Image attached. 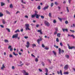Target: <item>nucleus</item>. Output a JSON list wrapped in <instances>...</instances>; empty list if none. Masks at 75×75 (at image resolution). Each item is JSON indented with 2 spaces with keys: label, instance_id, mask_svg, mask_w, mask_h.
<instances>
[{
  "label": "nucleus",
  "instance_id": "obj_56",
  "mask_svg": "<svg viewBox=\"0 0 75 75\" xmlns=\"http://www.w3.org/2000/svg\"><path fill=\"white\" fill-rule=\"evenodd\" d=\"M71 0H68L69 3V4L71 3Z\"/></svg>",
  "mask_w": 75,
  "mask_h": 75
},
{
  "label": "nucleus",
  "instance_id": "obj_58",
  "mask_svg": "<svg viewBox=\"0 0 75 75\" xmlns=\"http://www.w3.org/2000/svg\"><path fill=\"white\" fill-rule=\"evenodd\" d=\"M39 25H39L38 24H37L36 25V27H37V28H38V27H39Z\"/></svg>",
  "mask_w": 75,
  "mask_h": 75
},
{
  "label": "nucleus",
  "instance_id": "obj_4",
  "mask_svg": "<svg viewBox=\"0 0 75 75\" xmlns=\"http://www.w3.org/2000/svg\"><path fill=\"white\" fill-rule=\"evenodd\" d=\"M18 33L14 35H13L12 36V38H17L18 37Z\"/></svg>",
  "mask_w": 75,
  "mask_h": 75
},
{
  "label": "nucleus",
  "instance_id": "obj_5",
  "mask_svg": "<svg viewBox=\"0 0 75 75\" xmlns=\"http://www.w3.org/2000/svg\"><path fill=\"white\" fill-rule=\"evenodd\" d=\"M22 73L24 75H28V73L26 72V71L23 70L22 71Z\"/></svg>",
  "mask_w": 75,
  "mask_h": 75
},
{
  "label": "nucleus",
  "instance_id": "obj_60",
  "mask_svg": "<svg viewBox=\"0 0 75 75\" xmlns=\"http://www.w3.org/2000/svg\"><path fill=\"white\" fill-rule=\"evenodd\" d=\"M0 27H1V28H4V26H3L2 25H0Z\"/></svg>",
  "mask_w": 75,
  "mask_h": 75
},
{
  "label": "nucleus",
  "instance_id": "obj_57",
  "mask_svg": "<svg viewBox=\"0 0 75 75\" xmlns=\"http://www.w3.org/2000/svg\"><path fill=\"white\" fill-rule=\"evenodd\" d=\"M58 19L61 21H62V19L60 18H58Z\"/></svg>",
  "mask_w": 75,
  "mask_h": 75
},
{
  "label": "nucleus",
  "instance_id": "obj_64",
  "mask_svg": "<svg viewBox=\"0 0 75 75\" xmlns=\"http://www.w3.org/2000/svg\"><path fill=\"white\" fill-rule=\"evenodd\" d=\"M73 27H74V28H75V24H73Z\"/></svg>",
  "mask_w": 75,
  "mask_h": 75
},
{
  "label": "nucleus",
  "instance_id": "obj_7",
  "mask_svg": "<svg viewBox=\"0 0 75 75\" xmlns=\"http://www.w3.org/2000/svg\"><path fill=\"white\" fill-rule=\"evenodd\" d=\"M26 44L27 45H26L25 46L27 48H28V47H29V46H30V42H27Z\"/></svg>",
  "mask_w": 75,
  "mask_h": 75
},
{
  "label": "nucleus",
  "instance_id": "obj_9",
  "mask_svg": "<svg viewBox=\"0 0 75 75\" xmlns=\"http://www.w3.org/2000/svg\"><path fill=\"white\" fill-rule=\"evenodd\" d=\"M40 41H42V38H40V39H38L37 40V42L39 44H40Z\"/></svg>",
  "mask_w": 75,
  "mask_h": 75
},
{
  "label": "nucleus",
  "instance_id": "obj_17",
  "mask_svg": "<svg viewBox=\"0 0 75 75\" xmlns=\"http://www.w3.org/2000/svg\"><path fill=\"white\" fill-rule=\"evenodd\" d=\"M61 48H59V54H61Z\"/></svg>",
  "mask_w": 75,
  "mask_h": 75
},
{
  "label": "nucleus",
  "instance_id": "obj_51",
  "mask_svg": "<svg viewBox=\"0 0 75 75\" xmlns=\"http://www.w3.org/2000/svg\"><path fill=\"white\" fill-rule=\"evenodd\" d=\"M57 7L59 10H60V9H61V7L59 6H58Z\"/></svg>",
  "mask_w": 75,
  "mask_h": 75
},
{
  "label": "nucleus",
  "instance_id": "obj_23",
  "mask_svg": "<svg viewBox=\"0 0 75 75\" xmlns=\"http://www.w3.org/2000/svg\"><path fill=\"white\" fill-rule=\"evenodd\" d=\"M52 52L53 53V54H54V55H57V52H55V51H52Z\"/></svg>",
  "mask_w": 75,
  "mask_h": 75
},
{
  "label": "nucleus",
  "instance_id": "obj_38",
  "mask_svg": "<svg viewBox=\"0 0 75 75\" xmlns=\"http://www.w3.org/2000/svg\"><path fill=\"white\" fill-rule=\"evenodd\" d=\"M67 12L68 13H69V9H68V7H67Z\"/></svg>",
  "mask_w": 75,
  "mask_h": 75
},
{
  "label": "nucleus",
  "instance_id": "obj_54",
  "mask_svg": "<svg viewBox=\"0 0 75 75\" xmlns=\"http://www.w3.org/2000/svg\"><path fill=\"white\" fill-rule=\"evenodd\" d=\"M39 71H40V72H42V70L40 69H39Z\"/></svg>",
  "mask_w": 75,
  "mask_h": 75
},
{
  "label": "nucleus",
  "instance_id": "obj_46",
  "mask_svg": "<svg viewBox=\"0 0 75 75\" xmlns=\"http://www.w3.org/2000/svg\"><path fill=\"white\" fill-rule=\"evenodd\" d=\"M41 18H42V19H44V16H41Z\"/></svg>",
  "mask_w": 75,
  "mask_h": 75
},
{
  "label": "nucleus",
  "instance_id": "obj_43",
  "mask_svg": "<svg viewBox=\"0 0 75 75\" xmlns=\"http://www.w3.org/2000/svg\"><path fill=\"white\" fill-rule=\"evenodd\" d=\"M32 46L33 47H36V45L34 44H33Z\"/></svg>",
  "mask_w": 75,
  "mask_h": 75
},
{
  "label": "nucleus",
  "instance_id": "obj_40",
  "mask_svg": "<svg viewBox=\"0 0 75 75\" xmlns=\"http://www.w3.org/2000/svg\"><path fill=\"white\" fill-rule=\"evenodd\" d=\"M54 47L56 48H58V46H56L55 45H54Z\"/></svg>",
  "mask_w": 75,
  "mask_h": 75
},
{
  "label": "nucleus",
  "instance_id": "obj_44",
  "mask_svg": "<svg viewBox=\"0 0 75 75\" xmlns=\"http://www.w3.org/2000/svg\"><path fill=\"white\" fill-rule=\"evenodd\" d=\"M57 34V31H55L54 33V35H56V34Z\"/></svg>",
  "mask_w": 75,
  "mask_h": 75
},
{
  "label": "nucleus",
  "instance_id": "obj_16",
  "mask_svg": "<svg viewBox=\"0 0 75 75\" xmlns=\"http://www.w3.org/2000/svg\"><path fill=\"white\" fill-rule=\"evenodd\" d=\"M69 74V72H64L63 73V74L64 75H68Z\"/></svg>",
  "mask_w": 75,
  "mask_h": 75
},
{
  "label": "nucleus",
  "instance_id": "obj_28",
  "mask_svg": "<svg viewBox=\"0 0 75 75\" xmlns=\"http://www.w3.org/2000/svg\"><path fill=\"white\" fill-rule=\"evenodd\" d=\"M38 10H40L41 9V6H39L38 7Z\"/></svg>",
  "mask_w": 75,
  "mask_h": 75
},
{
  "label": "nucleus",
  "instance_id": "obj_21",
  "mask_svg": "<svg viewBox=\"0 0 75 75\" xmlns=\"http://www.w3.org/2000/svg\"><path fill=\"white\" fill-rule=\"evenodd\" d=\"M4 41L6 43L8 42V40L5 39L4 40Z\"/></svg>",
  "mask_w": 75,
  "mask_h": 75
},
{
  "label": "nucleus",
  "instance_id": "obj_25",
  "mask_svg": "<svg viewBox=\"0 0 75 75\" xmlns=\"http://www.w3.org/2000/svg\"><path fill=\"white\" fill-rule=\"evenodd\" d=\"M21 0V2L22 3H23V4H26L25 2H24V1H23V0Z\"/></svg>",
  "mask_w": 75,
  "mask_h": 75
},
{
  "label": "nucleus",
  "instance_id": "obj_6",
  "mask_svg": "<svg viewBox=\"0 0 75 75\" xmlns=\"http://www.w3.org/2000/svg\"><path fill=\"white\" fill-rule=\"evenodd\" d=\"M67 45L68 47V48L69 49V50H72V49L75 48V46L70 47L69 45V44H68Z\"/></svg>",
  "mask_w": 75,
  "mask_h": 75
},
{
  "label": "nucleus",
  "instance_id": "obj_32",
  "mask_svg": "<svg viewBox=\"0 0 75 75\" xmlns=\"http://www.w3.org/2000/svg\"><path fill=\"white\" fill-rule=\"evenodd\" d=\"M42 66H45V64H44V63L43 62H42Z\"/></svg>",
  "mask_w": 75,
  "mask_h": 75
},
{
  "label": "nucleus",
  "instance_id": "obj_24",
  "mask_svg": "<svg viewBox=\"0 0 75 75\" xmlns=\"http://www.w3.org/2000/svg\"><path fill=\"white\" fill-rule=\"evenodd\" d=\"M3 14L1 12L0 13V17H3Z\"/></svg>",
  "mask_w": 75,
  "mask_h": 75
},
{
  "label": "nucleus",
  "instance_id": "obj_47",
  "mask_svg": "<svg viewBox=\"0 0 75 75\" xmlns=\"http://www.w3.org/2000/svg\"><path fill=\"white\" fill-rule=\"evenodd\" d=\"M54 4H55V5H56V6H57L58 5V3H57V2H55L54 3Z\"/></svg>",
  "mask_w": 75,
  "mask_h": 75
},
{
  "label": "nucleus",
  "instance_id": "obj_12",
  "mask_svg": "<svg viewBox=\"0 0 75 75\" xmlns=\"http://www.w3.org/2000/svg\"><path fill=\"white\" fill-rule=\"evenodd\" d=\"M62 30H63V32H65V31H67V32H68V29H62Z\"/></svg>",
  "mask_w": 75,
  "mask_h": 75
},
{
  "label": "nucleus",
  "instance_id": "obj_63",
  "mask_svg": "<svg viewBox=\"0 0 75 75\" xmlns=\"http://www.w3.org/2000/svg\"><path fill=\"white\" fill-rule=\"evenodd\" d=\"M13 51V48H11L10 49V51Z\"/></svg>",
  "mask_w": 75,
  "mask_h": 75
},
{
  "label": "nucleus",
  "instance_id": "obj_2",
  "mask_svg": "<svg viewBox=\"0 0 75 75\" xmlns=\"http://www.w3.org/2000/svg\"><path fill=\"white\" fill-rule=\"evenodd\" d=\"M44 24L45 25L47 26V27H49L50 26V24L49 23V22H48V21H45L44 22Z\"/></svg>",
  "mask_w": 75,
  "mask_h": 75
},
{
  "label": "nucleus",
  "instance_id": "obj_8",
  "mask_svg": "<svg viewBox=\"0 0 75 75\" xmlns=\"http://www.w3.org/2000/svg\"><path fill=\"white\" fill-rule=\"evenodd\" d=\"M48 7H49V6L47 5L46 6H45L44 8H43L44 10H47V9H48Z\"/></svg>",
  "mask_w": 75,
  "mask_h": 75
},
{
  "label": "nucleus",
  "instance_id": "obj_33",
  "mask_svg": "<svg viewBox=\"0 0 75 75\" xmlns=\"http://www.w3.org/2000/svg\"><path fill=\"white\" fill-rule=\"evenodd\" d=\"M10 8H13V5L12 4H11L9 6Z\"/></svg>",
  "mask_w": 75,
  "mask_h": 75
},
{
  "label": "nucleus",
  "instance_id": "obj_48",
  "mask_svg": "<svg viewBox=\"0 0 75 75\" xmlns=\"http://www.w3.org/2000/svg\"><path fill=\"white\" fill-rule=\"evenodd\" d=\"M13 54L14 55H15L16 56V55H17V54H16L14 52H13Z\"/></svg>",
  "mask_w": 75,
  "mask_h": 75
},
{
  "label": "nucleus",
  "instance_id": "obj_10",
  "mask_svg": "<svg viewBox=\"0 0 75 75\" xmlns=\"http://www.w3.org/2000/svg\"><path fill=\"white\" fill-rule=\"evenodd\" d=\"M64 68L65 69H67L68 68V65H65Z\"/></svg>",
  "mask_w": 75,
  "mask_h": 75
},
{
  "label": "nucleus",
  "instance_id": "obj_3",
  "mask_svg": "<svg viewBox=\"0 0 75 75\" xmlns=\"http://www.w3.org/2000/svg\"><path fill=\"white\" fill-rule=\"evenodd\" d=\"M35 17H36V18H39V17H40V15H38L37 14V13H38L37 12V11H35Z\"/></svg>",
  "mask_w": 75,
  "mask_h": 75
},
{
  "label": "nucleus",
  "instance_id": "obj_62",
  "mask_svg": "<svg viewBox=\"0 0 75 75\" xmlns=\"http://www.w3.org/2000/svg\"><path fill=\"white\" fill-rule=\"evenodd\" d=\"M20 31L21 32H23V29L22 28L21 29Z\"/></svg>",
  "mask_w": 75,
  "mask_h": 75
},
{
  "label": "nucleus",
  "instance_id": "obj_39",
  "mask_svg": "<svg viewBox=\"0 0 75 75\" xmlns=\"http://www.w3.org/2000/svg\"><path fill=\"white\" fill-rule=\"evenodd\" d=\"M49 16H50V17H51V13H49Z\"/></svg>",
  "mask_w": 75,
  "mask_h": 75
},
{
  "label": "nucleus",
  "instance_id": "obj_14",
  "mask_svg": "<svg viewBox=\"0 0 75 75\" xmlns=\"http://www.w3.org/2000/svg\"><path fill=\"white\" fill-rule=\"evenodd\" d=\"M1 6L2 7L5 5V4H4V3H3V2H1Z\"/></svg>",
  "mask_w": 75,
  "mask_h": 75
},
{
  "label": "nucleus",
  "instance_id": "obj_45",
  "mask_svg": "<svg viewBox=\"0 0 75 75\" xmlns=\"http://www.w3.org/2000/svg\"><path fill=\"white\" fill-rule=\"evenodd\" d=\"M60 45L61 47H62V46H63V44H62V42H60Z\"/></svg>",
  "mask_w": 75,
  "mask_h": 75
},
{
  "label": "nucleus",
  "instance_id": "obj_29",
  "mask_svg": "<svg viewBox=\"0 0 75 75\" xmlns=\"http://www.w3.org/2000/svg\"><path fill=\"white\" fill-rule=\"evenodd\" d=\"M60 75H62V70H60Z\"/></svg>",
  "mask_w": 75,
  "mask_h": 75
},
{
  "label": "nucleus",
  "instance_id": "obj_26",
  "mask_svg": "<svg viewBox=\"0 0 75 75\" xmlns=\"http://www.w3.org/2000/svg\"><path fill=\"white\" fill-rule=\"evenodd\" d=\"M17 32H20V30H19V29H18L15 31V33H17Z\"/></svg>",
  "mask_w": 75,
  "mask_h": 75
},
{
  "label": "nucleus",
  "instance_id": "obj_11",
  "mask_svg": "<svg viewBox=\"0 0 75 75\" xmlns=\"http://www.w3.org/2000/svg\"><path fill=\"white\" fill-rule=\"evenodd\" d=\"M42 31V30H38V33H40V34H41V35L42 34V32L41 31Z\"/></svg>",
  "mask_w": 75,
  "mask_h": 75
},
{
  "label": "nucleus",
  "instance_id": "obj_30",
  "mask_svg": "<svg viewBox=\"0 0 75 75\" xmlns=\"http://www.w3.org/2000/svg\"><path fill=\"white\" fill-rule=\"evenodd\" d=\"M53 23L55 24L57 23V21H56V20H53Z\"/></svg>",
  "mask_w": 75,
  "mask_h": 75
},
{
  "label": "nucleus",
  "instance_id": "obj_41",
  "mask_svg": "<svg viewBox=\"0 0 75 75\" xmlns=\"http://www.w3.org/2000/svg\"><path fill=\"white\" fill-rule=\"evenodd\" d=\"M45 49L46 50H48L49 49V48L47 47H46L45 48Z\"/></svg>",
  "mask_w": 75,
  "mask_h": 75
},
{
  "label": "nucleus",
  "instance_id": "obj_59",
  "mask_svg": "<svg viewBox=\"0 0 75 75\" xmlns=\"http://www.w3.org/2000/svg\"><path fill=\"white\" fill-rule=\"evenodd\" d=\"M31 56H32V57H35V56H34V55H33V54H31Z\"/></svg>",
  "mask_w": 75,
  "mask_h": 75
},
{
  "label": "nucleus",
  "instance_id": "obj_36",
  "mask_svg": "<svg viewBox=\"0 0 75 75\" xmlns=\"http://www.w3.org/2000/svg\"><path fill=\"white\" fill-rule=\"evenodd\" d=\"M54 6V3H51V7H52V6Z\"/></svg>",
  "mask_w": 75,
  "mask_h": 75
},
{
  "label": "nucleus",
  "instance_id": "obj_49",
  "mask_svg": "<svg viewBox=\"0 0 75 75\" xmlns=\"http://www.w3.org/2000/svg\"><path fill=\"white\" fill-rule=\"evenodd\" d=\"M70 31H71L72 33H75V31L74 30H70Z\"/></svg>",
  "mask_w": 75,
  "mask_h": 75
},
{
  "label": "nucleus",
  "instance_id": "obj_15",
  "mask_svg": "<svg viewBox=\"0 0 75 75\" xmlns=\"http://www.w3.org/2000/svg\"><path fill=\"white\" fill-rule=\"evenodd\" d=\"M57 37H59V38H60L61 37V33H57Z\"/></svg>",
  "mask_w": 75,
  "mask_h": 75
},
{
  "label": "nucleus",
  "instance_id": "obj_55",
  "mask_svg": "<svg viewBox=\"0 0 75 75\" xmlns=\"http://www.w3.org/2000/svg\"><path fill=\"white\" fill-rule=\"evenodd\" d=\"M25 17V18H28V16L27 15H26Z\"/></svg>",
  "mask_w": 75,
  "mask_h": 75
},
{
  "label": "nucleus",
  "instance_id": "obj_18",
  "mask_svg": "<svg viewBox=\"0 0 75 75\" xmlns=\"http://www.w3.org/2000/svg\"><path fill=\"white\" fill-rule=\"evenodd\" d=\"M2 23L3 24H5V20L4 19H2Z\"/></svg>",
  "mask_w": 75,
  "mask_h": 75
},
{
  "label": "nucleus",
  "instance_id": "obj_37",
  "mask_svg": "<svg viewBox=\"0 0 75 75\" xmlns=\"http://www.w3.org/2000/svg\"><path fill=\"white\" fill-rule=\"evenodd\" d=\"M45 70H46V72L47 73H48V69L46 68L45 69Z\"/></svg>",
  "mask_w": 75,
  "mask_h": 75
},
{
  "label": "nucleus",
  "instance_id": "obj_31",
  "mask_svg": "<svg viewBox=\"0 0 75 75\" xmlns=\"http://www.w3.org/2000/svg\"><path fill=\"white\" fill-rule=\"evenodd\" d=\"M6 30L8 31V32H10V29L8 28H6Z\"/></svg>",
  "mask_w": 75,
  "mask_h": 75
},
{
  "label": "nucleus",
  "instance_id": "obj_27",
  "mask_svg": "<svg viewBox=\"0 0 75 75\" xmlns=\"http://www.w3.org/2000/svg\"><path fill=\"white\" fill-rule=\"evenodd\" d=\"M35 13L34 15H32L31 16V17L32 18H34V17H35Z\"/></svg>",
  "mask_w": 75,
  "mask_h": 75
},
{
  "label": "nucleus",
  "instance_id": "obj_1",
  "mask_svg": "<svg viewBox=\"0 0 75 75\" xmlns=\"http://www.w3.org/2000/svg\"><path fill=\"white\" fill-rule=\"evenodd\" d=\"M25 28L26 30H31V29H30V25L26 23L25 25Z\"/></svg>",
  "mask_w": 75,
  "mask_h": 75
},
{
  "label": "nucleus",
  "instance_id": "obj_13",
  "mask_svg": "<svg viewBox=\"0 0 75 75\" xmlns=\"http://www.w3.org/2000/svg\"><path fill=\"white\" fill-rule=\"evenodd\" d=\"M5 68V66H4V64H3L2 65V67H1V69H2V70H4V68Z\"/></svg>",
  "mask_w": 75,
  "mask_h": 75
},
{
  "label": "nucleus",
  "instance_id": "obj_52",
  "mask_svg": "<svg viewBox=\"0 0 75 75\" xmlns=\"http://www.w3.org/2000/svg\"><path fill=\"white\" fill-rule=\"evenodd\" d=\"M9 57L10 58H12L13 57V56L11 54L9 55Z\"/></svg>",
  "mask_w": 75,
  "mask_h": 75
},
{
  "label": "nucleus",
  "instance_id": "obj_34",
  "mask_svg": "<svg viewBox=\"0 0 75 75\" xmlns=\"http://www.w3.org/2000/svg\"><path fill=\"white\" fill-rule=\"evenodd\" d=\"M70 36H71V37H73V38H75V36H74V35H72Z\"/></svg>",
  "mask_w": 75,
  "mask_h": 75
},
{
  "label": "nucleus",
  "instance_id": "obj_50",
  "mask_svg": "<svg viewBox=\"0 0 75 75\" xmlns=\"http://www.w3.org/2000/svg\"><path fill=\"white\" fill-rule=\"evenodd\" d=\"M24 38H25V39H27V38H28V36H25L24 37Z\"/></svg>",
  "mask_w": 75,
  "mask_h": 75
},
{
  "label": "nucleus",
  "instance_id": "obj_19",
  "mask_svg": "<svg viewBox=\"0 0 75 75\" xmlns=\"http://www.w3.org/2000/svg\"><path fill=\"white\" fill-rule=\"evenodd\" d=\"M65 56L67 58L69 59V55L66 54Z\"/></svg>",
  "mask_w": 75,
  "mask_h": 75
},
{
  "label": "nucleus",
  "instance_id": "obj_53",
  "mask_svg": "<svg viewBox=\"0 0 75 75\" xmlns=\"http://www.w3.org/2000/svg\"><path fill=\"white\" fill-rule=\"evenodd\" d=\"M42 47L43 48H44V47H45V46H44L43 44H42Z\"/></svg>",
  "mask_w": 75,
  "mask_h": 75
},
{
  "label": "nucleus",
  "instance_id": "obj_35",
  "mask_svg": "<svg viewBox=\"0 0 75 75\" xmlns=\"http://www.w3.org/2000/svg\"><path fill=\"white\" fill-rule=\"evenodd\" d=\"M65 24H68V21H65Z\"/></svg>",
  "mask_w": 75,
  "mask_h": 75
},
{
  "label": "nucleus",
  "instance_id": "obj_61",
  "mask_svg": "<svg viewBox=\"0 0 75 75\" xmlns=\"http://www.w3.org/2000/svg\"><path fill=\"white\" fill-rule=\"evenodd\" d=\"M61 52L62 53H64V51L63 50H62L61 51Z\"/></svg>",
  "mask_w": 75,
  "mask_h": 75
},
{
  "label": "nucleus",
  "instance_id": "obj_20",
  "mask_svg": "<svg viewBox=\"0 0 75 75\" xmlns=\"http://www.w3.org/2000/svg\"><path fill=\"white\" fill-rule=\"evenodd\" d=\"M35 61L36 62H38V58H36L35 59Z\"/></svg>",
  "mask_w": 75,
  "mask_h": 75
},
{
  "label": "nucleus",
  "instance_id": "obj_22",
  "mask_svg": "<svg viewBox=\"0 0 75 75\" xmlns=\"http://www.w3.org/2000/svg\"><path fill=\"white\" fill-rule=\"evenodd\" d=\"M6 14H10V13L8 11H6Z\"/></svg>",
  "mask_w": 75,
  "mask_h": 75
},
{
  "label": "nucleus",
  "instance_id": "obj_42",
  "mask_svg": "<svg viewBox=\"0 0 75 75\" xmlns=\"http://www.w3.org/2000/svg\"><path fill=\"white\" fill-rule=\"evenodd\" d=\"M56 41L57 42H59V39H58V38H56Z\"/></svg>",
  "mask_w": 75,
  "mask_h": 75
}]
</instances>
